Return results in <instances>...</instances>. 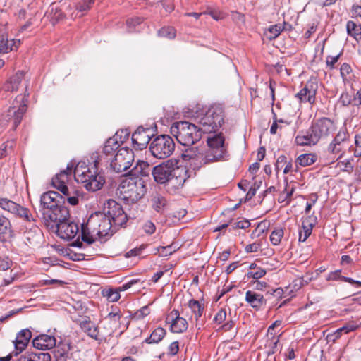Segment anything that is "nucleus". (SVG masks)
Masks as SVG:
<instances>
[{
    "label": "nucleus",
    "mask_w": 361,
    "mask_h": 361,
    "mask_svg": "<svg viewBox=\"0 0 361 361\" xmlns=\"http://www.w3.org/2000/svg\"><path fill=\"white\" fill-rule=\"evenodd\" d=\"M226 321V311L225 309H221L214 316V322L218 325L222 324Z\"/></svg>",
    "instance_id": "46"
},
{
    "label": "nucleus",
    "mask_w": 361,
    "mask_h": 361,
    "mask_svg": "<svg viewBox=\"0 0 361 361\" xmlns=\"http://www.w3.org/2000/svg\"><path fill=\"white\" fill-rule=\"evenodd\" d=\"M348 134L345 128H341L331 142L337 143L339 145L348 139Z\"/></svg>",
    "instance_id": "43"
},
{
    "label": "nucleus",
    "mask_w": 361,
    "mask_h": 361,
    "mask_svg": "<svg viewBox=\"0 0 361 361\" xmlns=\"http://www.w3.org/2000/svg\"><path fill=\"white\" fill-rule=\"evenodd\" d=\"M153 135V130L151 128L138 127L132 135L133 147L136 149H143L147 147Z\"/></svg>",
    "instance_id": "16"
},
{
    "label": "nucleus",
    "mask_w": 361,
    "mask_h": 361,
    "mask_svg": "<svg viewBox=\"0 0 361 361\" xmlns=\"http://www.w3.org/2000/svg\"><path fill=\"white\" fill-rule=\"evenodd\" d=\"M138 282V279H132L130 281L123 284L121 286L118 287V290L121 291H125L128 289H129L133 285L137 283Z\"/></svg>",
    "instance_id": "59"
},
{
    "label": "nucleus",
    "mask_w": 361,
    "mask_h": 361,
    "mask_svg": "<svg viewBox=\"0 0 361 361\" xmlns=\"http://www.w3.org/2000/svg\"><path fill=\"white\" fill-rule=\"evenodd\" d=\"M33 346L37 349L45 350L53 348L56 345V338L50 335L42 334L32 341Z\"/></svg>",
    "instance_id": "25"
},
{
    "label": "nucleus",
    "mask_w": 361,
    "mask_h": 361,
    "mask_svg": "<svg viewBox=\"0 0 361 361\" xmlns=\"http://www.w3.org/2000/svg\"><path fill=\"white\" fill-rule=\"evenodd\" d=\"M134 160L132 149L128 147L120 148L111 161V167L116 173H121L129 169Z\"/></svg>",
    "instance_id": "12"
},
{
    "label": "nucleus",
    "mask_w": 361,
    "mask_h": 361,
    "mask_svg": "<svg viewBox=\"0 0 361 361\" xmlns=\"http://www.w3.org/2000/svg\"><path fill=\"white\" fill-rule=\"evenodd\" d=\"M170 132L177 141L185 146H191L199 141L202 137L198 126L188 121H179L173 123Z\"/></svg>",
    "instance_id": "5"
},
{
    "label": "nucleus",
    "mask_w": 361,
    "mask_h": 361,
    "mask_svg": "<svg viewBox=\"0 0 361 361\" xmlns=\"http://www.w3.org/2000/svg\"><path fill=\"white\" fill-rule=\"evenodd\" d=\"M179 351V343L178 341L172 342L168 348V354L174 356Z\"/></svg>",
    "instance_id": "56"
},
{
    "label": "nucleus",
    "mask_w": 361,
    "mask_h": 361,
    "mask_svg": "<svg viewBox=\"0 0 361 361\" xmlns=\"http://www.w3.org/2000/svg\"><path fill=\"white\" fill-rule=\"evenodd\" d=\"M20 44V39H11L9 41L7 37L2 35L0 37V53H8L15 48H18Z\"/></svg>",
    "instance_id": "29"
},
{
    "label": "nucleus",
    "mask_w": 361,
    "mask_h": 361,
    "mask_svg": "<svg viewBox=\"0 0 361 361\" xmlns=\"http://www.w3.org/2000/svg\"><path fill=\"white\" fill-rule=\"evenodd\" d=\"M175 144L172 138L168 135H160L150 144L149 149L152 154L157 159L169 157L173 152Z\"/></svg>",
    "instance_id": "10"
},
{
    "label": "nucleus",
    "mask_w": 361,
    "mask_h": 361,
    "mask_svg": "<svg viewBox=\"0 0 361 361\" xmlns=\"http://www.w3.org/2000/svg\"><path fill=\"white\" fill-rule=\"evenodd\" d=\"M340 71L343 81L348 82L350 80L351 67L347 63H343L341 67Z\"/></svg>",
    "instance_id": "44"
},
{
    "label": "nucleus",
    "mask_w": 361,
    "mask_h": 361,
    "mask_svg": "<svg viewBox=\"0 0 361 361\" xmlns=\"http://www.w3.org/2000/svg\"><path fill=\"white\" fill-rule=\"evenodd\" d=\"M12 261L8 257L0 258V270L6 271L12 266Z\"/></svg>",
    "instance_id": "51"
},
{
    "label": "nucleus",
    "mask_w": 361,
    "mask_h": 361,
    "mask_svg": "<svg viewBox=\"0 0 361 361\" xmlns=\"http://www.w3.org/2000/svg\"><path fill=\"white\" fill-rule=\"evenodd\" d=\"M351 13L353 18L361 17V6L354 4L352 6Z\"/></svg>",
    "instance_id": "60"
},
{
    "label": "nucleus",
    "mask_w": 361,
    "mask_h": 361,
    "mask_svg": "<svg viewBox=\"0 0 361 361\" xmlns=\"http://www.w3.org/2000/svg\"><path fill=\"white\" fill-rule=\"evenodd\" d=\"M75 180L81 184L88 191H97L102 188L105 180L104 177L92 171L85 162H79L74 169Z\"/></svg>",
    "instance_id": "6"
},
{
    "label": "nucleus",
    "mask_w": 361,
    "mask_h": 361,
    "mask_svg": "<svg viewBox=\"0 0 361 361\" xmlns=\"http://www.w3.org/2000/svg\"><path fill=\"white\" fill-rule=\"evenodd\" d=\"M128 134L125 130H121L116 133V134L109 138L103 147V151L106 154H111L115 150L118 149L120 145L128 137Z\"/></svg>",
    "instance_id": "21"
},
{
    "label": "nucleus",
    "mask_w": 361,
    "mask_h": 361,
    "mask_svg": "<svg viewBox=\"0 0 361 361\" xmlns=\"http://www.w3.org/2000/svg\"><path fill=\"white\" fill-rule=\"evenodd\" d=\"M283 123V121L282 119L275 120L270 128V133L271 134H276L277 132V129L279 127V123Z\"/></svg>",
    "instance_id": "63"
},
{
    "label": "nucleus",
    "mask_w": 361,
    "mask_h": 361,
    "mask_svg": "<svg viewBox=\"0 0 361 361\" xmlns=\"http://www.w3.org/2000/svg\"><path fill=\"white\" fill-rule=\"evenodd\" d=\"M43 235L40 229L35 225L31 224V227L28 231L24 233L23 240L24 243L27 247H38L42 242Z\"/></svg>",
    "instance_id": "20"
},
{
    "label": "nucleus",
    "mask_w": 361,
    "mask_h": 361,
    "mask_svg": "<svg viewBox=\"0 0 361 361\" xmlns=\"http://www.w3.org/2000/svg\"><path fill=\"white\" fill-rule=\"evenodd\" d=\"M13 142L8 141L0 146V159L5 157L12 147Z\"/></svg>",
    "instance_id": "53"
},
{
    "label": "nucleus",
    "mask_w": 361,
    "mask_h": 361,
    "mask_svg": "<svg viewBox=\"0 0 361 361\" xmlns=\"http://www.w3.org/2000/svg\"><path fill=\"white\" fill-rule=\"evenodd\" d=\"M94 2V0H82L77 5V9L80 12L86 11L90 9V6Z\"/></svg>",
    "instance_id": "49"
},
{
    "label": "nucleus",
    "mask_w": 361,
    "mask_h": 361,
    "mask_svg": "<svg viewBox=\"0 0 361 361\" xmlns=\"http://www.w3.org/2000/svg\"><path fill=\"white\" fill-rule=\"evenodd\" d=\"M355 149L354 156L355 157H361V134L356 135L355 136Z\"/></svg>",
    "instance_id": "50"
},
{
    "label": "nucleus",
    "mask_w": 361,
    "mask_h": 361,
    "mask_svg": "<svg viewBox=\"0 0 361 361\" xmlns=\"http://www.w3.org/2000/svg\"><path fill=\"white\" fill-rule=\"evenodd\" d=\"M51 230L56 232L59 238L63 240H70L76 236L79 231V228L77 224L74 222H68L66 220Z\"/></svg>",
    "instance_id": "18"
},
{
    "label": "nucleus",
    "mask_w": 361,
    "mask_h": 361,
    "mask_svg": "<svg viewBox=\"0 0 361 361\" xmlns=\"http://www.w3.org/2000/svg\"><path fill=\"white\" fill-rule=\"evenodd\" d=\"M155 225L151 221H147L143 225V230L147 234H152L155 231Z\"/></svg>",
    "instance_id": "58"
},
{
    "label": "nucleus",
    "mask_w": 361,
    "mask_h": 361,
    "mask_svg": "<svg viewBox=\"0 0 361 361\" xmlns=\"http://www.w3.org/2000/svg\"><path fill=\"white\" fill-rule=\"evenodd\" d=\"M150 204L155 211L159 213H162L167 206V201L161 194L155 193L151 197Z\"/></svg>",
    "instance_id": "28"
},
{
    "label": "nucleus",
    "mask_w": 361,
    "mask_h": 361,
    "mask_svg": "<svg viewBox=\"0 0 361 361\" xmlns=\"http://www.w3.org/2000/svg\"><path fill=\"white\" fill-rule=\"evenodd\" d=\"M287 158L284 155H281L277 158L276 169L279 170L281 167L283 166V164H286Z\"/></svg>",
    "instance_id": "61"
},
{
    "label": "nucleus",
    "mask_w": 361,
    "mask_h": 361,
    "mask_svg": "<svg viewBox=\"0 0 361 361\" xmlns=\"http://www.w3.org/2000/svg\"><path fill=\"white\" fill-rule=\"evenodd\" d=\"M31 337L32 333L27 329H23L18 334L14 341L15 355H18L27 347Z\"/></svg>",
    "instance_id": "24"
},
{
    "label": "nucleus",
    "mask_w": 361,
    "mask_h": 361,
    "mask_svg": "<svg viewBox=\"0 0 361 361\" xmlns=\"http://www.w3.org/2000/svg\"><path fill=\"white\" fill-rule=\"evenodd\" d=\"M72 171V166H67L66 170L57 173L51 180L52 185L59 191H61L67 198L68 202L73 205H77L79 202V192L75 191L73 195L69 191L66 183L69 180V176Z\"/></svg>",
    "instance_id": "9"
},
{
    "label": "nucleus",
    "mask_w": 361,
    "mask_h": 361,
    "mask_svg": "<svg viewBox=\"0 0 361 361\" xmlns=\"http://www.w3.org/2000/svg\"><path fill=\"white\" fill-rule=\"evenodd\" d=\"M195 120L201 133H211L223 124V111L220 107H212L205 114H198Z\"/></svg>",
    "instance_id": "7"
},
{
    "label": "nucleus",
    "mask_w": 361,
    "mask_h": 361,
    "mask_svg": "<svg viewBox=\"0 0 361 361\" xmlns=\"http://www.w3.org/2000/svg\"><path fill=\"white\" fill-rule=\"evenodd\" d=\"M245 301L253 308L259 310L264 303L262 295L252 290H247L245 293Z\"/></svg>",
    "instance_id": "27"
},
{
    "label": "nucleus",
    "mask_w": 361,
    "mask_h": 361,
    "mask_svg": "<svg viewBox=\"0 0 361 361\" xmlns=\"http://www.w3.org/2000/svg\"><path fill=\"white\" fill-rule=\"evenodd\" d=\"M336 129L335 123L328 118L316 120L311 127V131L313 132L318 141L332 134Z\"/></svg>",
    "instance_id": "14"
},
{
    "label": "nucleus",
    "mask_w": 361,
    "mask_h": 361,
    "mask_svg": "<svg viewBox=\"0 0 361 361\" xmlns=\"http://www.w3.org/2000/svg\"><path fill=\"white\" fill-rule=\"evenodd\" d=\"M166 322L170 325L173 333L180 334L185 331L188 327L187 320L180 316L179 311L173 310L166 317Z\"/></svg>",
    "instance_id": "17"
},
{
    "label": "nucleus",
    "mask_w": 361,
    "mask_h": 361,
    "mask_svg": "<svg viewBox=\"0 0 361 361\" xmlns=\"http://www.w3.org/2000/svg\"><path fill=\"white\" fill-rule=\"evenodd\" d=\"M318 89V82L316 78H311L299 92L295 94L297 99L301 103L312 104L315 102V96Z\"/></svg>",
    "instance_id": "15"
},
{
    "label": "nucleus",
    "mask_w": 361,
    "mask_h": 361,
    "mask_svg": "<svg viewBox=\"0 0 361 361\" xmlns=\"http://www.w3.org/2000/svg\"><path fill=\"white\" fill-rule=\"evenodd\" d=\"M11 235V223L8 218L0 215V238L10 237Z\"/></svg>",
    "instance_id": "38"
},
{
    "label": "nucleus",
    "mask_w": 361,
    "mask_h": 361,
    "mask_svg": "<svg viewBox=\"0 0 361 361\" xmlns=\"http://www.w3.org/2000/svg\"><path fill=\"white\" fill-rule=\"evenodd\" d=\"M59 254L65 258L73 261H81L85 259L86 255L76 252L74 250H57Z\"/></svg>",
    "instance_id": "34"
},
{
    "label": "nucleus",
    "mask_w": 361,
    "mask_h": 361,
    "mask_svg": "<svg viewBox=\"0 0 361 361\" xmlns=\"http://www.w3.org/2000/svg\"><path fill=\"white\" fill-rule=\"evenodd\" d=\"M150 171L149 164L147 161L139 160L132 172L134 173L133 176L139 174L141 176H147L149 174Z\"/></svg>",
    "instance_id": "35"
},
{
    "label": "nucleus",
    "mask_w": 361,
    "mask_h": 361,
    "mask_svg": "<svg viewBox=\"0 0 361 361\" xmlns=\"http://www.w3.org/2000/svg\"><path fill=\"white\" fill-rule=\"evenodd\" d=\"M80 327L82 329V331L85 332L92 338H94L95 340L99 339L98 328L90 321L85 320L81 322Z\"/></svg>",
    "instance_id": "32"
},
{
    "label": "nucleus",
    "mask_w": 361,
    "mask_h": 361,
    "mask_svg": "<svg viewBox=\"0 0 361 361\" xmlns=\"http://www.w3.org/2000/svg\"><path fill=\"white\" fill-rule=\"evenodd\" d=\"M51 284H56L59 286H63L66 284H67V283L65 282L64 281L59 280V279H46V280L39 281L38 286H47V285H51Z\"/></svg>",
    "instance_id": "47"
},
{
    "label": "nucleus",
    "mask_w": 361,
    "mask_h": 361,
    "mask_svg": "<svg viewBox=\"0 0 361 361\" xmlns=\"http://www.w3.org/2000/svg\"><path fill=\"white\" fill-rule=\"evenodd\" d=\"M317 160V156L313 154H303L297 159V163L302 166H307L314 164Z\"/></svg>",
    "instance_id": "39"
},
{
    "label": "nucleus",
    "mask_w": 361,
    "mask_h": 361,
    "mask_svg": "<svg viewBox=\"0 0 361 361\" xmlns=\"http://www.w3.org/2000/svg\"><path fill=\"white\" fill-rule=\"evenodd\" d=\"M339 101L343 106H348L353 104V98L348 92H343L341 95Z\"/></svg>",
    "instance_id": "55"
},
{
    "label": "nucleus",
    "mask_w": 361,
    "mask_h": 361,
    "mask_svg": "<svg viewBox=\"0 0 361 361\" xmlns=\"http://www.w3.org/2000/svg\"><path fill=\"white\" fill-rule=\"evenodd\" d=\"M24 77L23 71L17 72L4 85V88L6 91H16L18 89V85L21 82Z\"/></svg>",
    "instance_id": "30"
},
{
    "label": "nucleus",
    "mask_w": 361,
    "mask_h": 361,
    "mask_svg": "<svg viewBox=\"0 0 361 361\" xmlns=\"http://www.w3.org/2000/svg\"><path fill=\"white\" fill-rule=\"evenodd\" d=\"M250 226V223L247 220H241L235 223V227L245 229Z\"/></svg>",
    "instance_id": "62"
},
{
    "label": "nucleus",
    "mask_w": 361,
    "mask_h": 361,
    "mask_svg": "<svg viewBox=\"0 0 361 361\" xmlns=\"http://www.w3.org/2000/svg\"><path fill=\"white\" fill-rule=\"evenodd\" d=\"M267 271L265 269L259 268L255 271H249L247 273V277L248 278H252L255 279H259L262 277H263L266 274Z\"/></svg>",
    "instance_id": "52"
},
{
    "label": "nucleus",
    "mask_w": 361,
    "mask_h": 361,
    "mask_svg": "<svg viewBox=\"0 0 361 361\" xmlns=\"http://www.w3.org/2000/svg\"><path fill=\"white\" fill-rule=\"evenodd\" d=\"M341 271L340 269L331 271L327 275L326 280L328 281H337L338 279L342 280L343 276L341 275Z\"/></svg>",
    "instance_id": "54"
},
{
    "label": "nucleus",
    "mask_w": 361,
    "mask_h": 361,
    "mask_svg": "<svg viewBox=\"0 0 361 361\" xmlns=\"http://www.w3.org/2000/svg\"><path fill=\"white\" fill-rule=\"evenodd\" d=\"M166 334V330L164 328L158 327L152 331L150 336L145 341L147 343H158L164 338Z\"/></svg>",
    "instance_id": "37"
},
{
    "label": "nucleus",
    "mask_w": 361,
    "mask_h": 361,
    "mask_svg": "<svg viewBox=\"0 0 361 361\" xmlns=\"http://www.w3.org/2000/svg\"><path fill=\"white\" fill-rule=\"evenodd\" d=\"M102 295L111 302H117L120 298V291L118 288H106L102 290Z\"/></svg>",
    "instance_id": "40"
},
{
    "label": "nucleus",
    "mask_w": 361,
    "mask_h": 361,
    "mask_svg": "<svg viewBox=\"0 0 361 361\" xmlns=\"http://www.w3.org/2000/svg\"><path fill=\"white\" fill-rule=\"evenodd\" d=\"M0 207L5 211H8L16 216L22 219L26 223L31 224L35 222V218L32 214L29 209L7 198H0Z\"/></svg>",
    "instance_id": "11"
},
{
    "label": "nucleus",
    "mask_w": 361,
    "mask_h": 361,
    "mask_svg": "<svg viewBox=\"0 0 361 361\" xmlns=\"http://www.w3.org/2000/svg\"><path fill=\"white\" fill-rule=\"evenodd\" d=\"M295 142L297 145L305 146L315 145L318 142V140L314 136L313 132L310 130V133L307 135H298L295 137Z\"/></svg>",
    "instance_id": "31"
},
{
    "label": "nucleus",
    "mask_w": 361,
    "mask_h": 361,
    "mask_svg": "<svg viewBox=\"0 0 361 361\" xmlns=\"http://www.w3.org/2000/svg\"><path fill=\"white\" fill-rule=\"evenodd\" d=\"M32 361H51V355L48 353H32Z\"/></svg>",
    "instance_id": "48"
},
{
    "label": "nucleus",
    "mask_w": 361,
    "mask_h": 361,
    "mask_svg": "<svg viewBox=\"0 0 361 361\" xmlns=\"http://www.w3.org/2000/svg\"><path fill=\"white\" fill-rule=\"evenodd\" d=\"M145 192L146 187L142 178L133 174L124 176L117 188L118 196L128 204L137 202Z\"/></svg>",
    "instance_id": "4"
},
{
    "label": "nucleus",
    "mask_w": 361,
    "mask_h": 361,
    "mask_svg": "<svg viewBox=\"0 0 361 361\" xmlns=\"http://www.w3.org/2000/svg\"><path fill=\"white\" fill-rule=\"evenodd\" d=\"M127 221V215L122 207L114 200H108L102 212L92 214L81 226L82 243L78 240L71 245L81 247L82 243L90 245L97 239L102 240L113 233Z\"/></svg>",
    "instance_id": "1"
},
{
    "label": "nucleus",
    "mask_w": 361,
    "mask_h": 361,
    "mask_svg": "<svg viewBox=\"0 0 361 361\" xmlns=\"http://www.w3.org/2000/svg\"><path fill=\"white\" fill-rule=\"evenodd\" d=\"M353 104L359 106L361 104V90H358L353 98Z\"/></svg>",
    "instance_id": "64"
},
{
    "label": "nucleus",
    "mask_w": 361,
    "mask_h": 361,
    "mask_svg": "<svg viewBox=\"0 0 361 361\" xmlns=\"http://www.w3.org/2000/svg\"><path fill=\"white\" fill-rule=\"evenodd\" d=\"M347 32L353 37L357 41L361 39V25L356 24L353 20H349L346 25Z\"/></svg>",
    "instance_id": "36"
},
{
    "label": "nucleus",
    "mask_w": 361,
    "mask_h": 361,
    "mask_svg": "<svg viewBox=\"0 0 361 361\" xmlns=\"http://www.w3.org/2000/svg\"><path fill=\"white\" fill-rule=\"evenodd\" d=\"M317 224V218L314 216H309L302 222V228L299 231V241L305 242L311 235L313 227Z\"/></svg>",
    "instance_id": "26"
},
{
    "label": "nucleus",
    "mask_w": 361,
    "mask_h": 361,
    "mask_svg": "<svg viewBox=\"0 0 361 361\" xmlns=\"http://www.w3.org/2000/svg\"><path fill=\"white\" fill-rule=\"evenodd\" d=\"M104 322L110 331V334H112L118 330L121 329V332L126 329V325L123 324L122 326V314L121 312L115 309L108 314L104 318Z\"/></svg>",
    "instance_id": "19"
},
{
    "label": "nucleus",
    "mask_w": 361,
    "mask_h": 361,
    "mask_svg": "<svg viewBox=\"0 0 361 361\" xmlns=\"http://www.w3.org/2000/svg\"><path fill=\"white\" fill-rule=\"evenodd\" d=\"M42 214L47 227L54 229L59 224L67 220L69 216V211L66 207L60 204L53 209L43 211Z\"/></svg>",
    "instance_id": "13"
},
{
    "label": "nucleus",
    "mask_w": 361,
    "mask_h": 361,
    "mask_svg": "<svg viewBox=\"0 0 361 361\" xmlns=\"http://www.w3.org/2000/svg\"><path fill=\"white\" fill-rule=\"evenodd\" d=\"M283 235L284 232L283 228H276L274 229L270 235V240L272 245L274 246L279 245Z\"/></svg>",
    "instance_id": "42"
},
{
    "label": "nucleus",
    "mask_w": 361,
    "mask_h": 361,
    "mask_svg": "<svg viewBox=\"0 0 361 361\" xmlns=\"http://www.w3.org/2000/svg\"><path fill=\"white\" fill-rule=\"evenodd\" d=\"M27 110V105L24 101V97L19 95L6 112L1 116L0 121L3 126L11 123V128L15 129L21 122L22 118Z\"/></svg>",
    "instance_id": "8"
},
{
    "label": "nucleus",
    "mask_w": 361,
    "mask_h": 361,
    "mask_svg": "<svg viewBox=\"0 0 361 361\" xmlns=\"http://www.w3.org/2000/svg\"><path fill=\"white\" fill-rule=\"evenodd\" d=\"M286 26H288L289 28H291V26L284 23L283 26L281 25H274L270 26L267 30L264 32V35L266 37L269 39L272 40L275 38H276L282 32L283 30L288 29Z\"/></svg>",
    "instance_id": "33"
},
{
    "label": "nucleus",
    "mask_w": 361,
    "mask_h": 361,
    "mask_svg": "<svg viewBox=\"0 0 361 361\" xmlns=\"http://www.w3.org/2000/svg\"><path fill=\"white\" fill-rule=\"evenodd\" d=\"M188 307L190 310L192 315L190 317L191 322L195 320V325L198 329H200L201 325L199 324V319L202 317L204 310V305L200 301L191 299L188 302Z\"/></svg>",
    "instance_id": "23"
},
{
    "label": "nucleus",
    "mask_w": 361,
    "mask_h": 361,
    "mask_svg": "<svg viewBox=\"0 0 361 361\" xmlns=\"http://www.w3.org/2000/svg\"><path fill=\"white\" fill-rule=\"evenodd\" d=\"M159 35L169 39H173L176 37V30L171 27H163L159 31Z\"/></svg>",
    "instance_id": "45"
},
{
    "label": "nucleus",
    "mask_w": 361,
    "mask_h": 361,
    "mask_svg": "<svg viewBox=\"0 0 361 361\" xmlns=\"http://www.w3.org/2000/svg\"><path fill=\"white\" fill-rule=\"evenodd\" d=\"M359 327V325L353 322H349L343 325L340 329H337L335 332L336 337H339L342 334H348L349 332L356 330Z\"/></svg>",
    "instance_id": "41"
},
{
    "label": "nucleus",
    "mask_w": 361,
    "mask_h": 361,
    "mask_svg": "<svg viewBox=\"0 0 361 361\" xmlns=\"http://www.w3.org/2000/svg\"><path fill=\"white\" fill-rule=\"evenodd\" d=\"M207 147H191L183 154V159L189 161L194 169L217 161H223L228 157L225 139L221 133L211 134L207 137Z\"/></svg>",
    "instance_id": "2"
},
{
    "label": "nucleus",
    "mask_w": 361,
    "mask_h": 361,
    "mask_svg": "<svg viewBox=\"0 0 361 361\" xmlns=\"http://www.w3.org/2000/svg\"><path fill=\"white\" fill-rule=\"evenodd\" d=\"M154 180L159 184H167L169 188L175 190L181 188L187 179V169L178 166L176 159H169L153 168L152 171Z\"/></svg>",
    "instance_id": "3"
},
{
    "label": "nucleus",
    "mask_w": 361,
    "mask_h": 361,
    "mask_svg": "<svg viewBox=\"0 0 361 361\" xmlns=\"http://www.w3.org/2000/svg\"><path fill=\"white\" fill-rule=\"evenodd\" d=\"M62 196L57 192L49 191L42 195L40 198L43 211L53 209L62 203Z\"/></svg>",
    "instance_id": "22"
},
{
    "label": "nucleus",
    "mask_w": 361,
    "mask_h": 361,
    "mask_svg": "<svg viewBox=\"0 0 361 361\" xmlns=\"http://www.w3.org/2000/svg\"><path fill=\"white\" fill-rule=\"evenodd\" d=\"M328 151L333 154H337L341 152V145L331 142L328 147Z\"/></svg>",
    "instance_id": "57"
}]
</instances>
